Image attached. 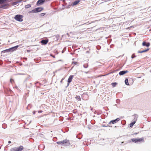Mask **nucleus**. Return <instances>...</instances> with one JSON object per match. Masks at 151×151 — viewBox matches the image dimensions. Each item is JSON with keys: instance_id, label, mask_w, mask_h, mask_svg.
Masks as SVG:
<instances>
[{"instance_id": "obj_15", "label": "nucleus", "mask_w": 151, "mask_h": 151, "mask_svg": "<svg viewBox=\"0 0 151 151\" xmlns=\"http://www.w3.org/2000/svg\"><path fill=\"white\" fill-rule=\"evenodd\" d=\"M80 1V0H77L74 1L72 4V5L73 6L76 5Z\"/></svg>"}, {"instance_id": "obj_13", "label": "nucleus", "mask_w": 151, "mask_h": 151, "mask_svg": "<svg viewBox=\"0 0 151 151\" xmlns=\"http://www.w3.org/2000/svg\"><path fill=\"white\" fill-rule=\"evenodd\" d=\"M137 142H144V138L143 137L139 139H137Z\"/></svg>"}, {"instance_id": "obj_17", "label": "nucleus", "mask_w": 151, "mask_h": 151, "mask_svg": "<svg viewBox=\"0 0 151 151\" xmlns=\"http://www.w3.org/2000/svg\"><path fill=\"white\" fill-rule=\"evenodd\" d=\"M136 122L135 121H133L130 123L129 124L130 127H132L133 125Z\"/></svg>"}, {"instance_id": "obj_36", "label": "nucleus", "mask_w": 151, "mask_h": 151, "mask_svg": "<svg viewBox=\"0 0 151 151\" xmlns=\"http://www.w3.org/2000/svg\"><path fill=\"white\" fill-rule=\"evenodd\" d=\"M85 73H86V74H87L88 73V71H87V72H85Z\"/></svg>"}, {"instance_id": "obj_25", "label": "nucleus", "mask_w": 151, "mask_h": 151, "mask_svg": "<svg viewBox=\"0 0 151 151\" xmlns=\"http://www.w3.org/2000/svg\"><path fill=\"white\" fill-rule=\"evenodd\" d=\"M135 57H136V56L134 55V54H133L132 55V56H131V58L133 59Z\"/></svg>"}, {"instance_id": "obj_26", "label": "nucleus", "mask_w": 151, "mask_h": 151, "mask_svg": "<svg viewBox=\"0 0 151 151\" xmlns=\"http://www.w3.org/2000/svg\"><path fill=\"white\" fill-rule=\"evenodd\" d=\"M45 14V13H42L40 14V16H44Z\"/></svg>"}, {"instance_id": "obj_27", "label": "nucleus", "mask_w": 151, "mask_h": 151, "mask_svg": "<svg viewBox=\"0 0 151 151\" xmlns=\"http://www.w3.org/2000/svg\"><path fill=\"white\" fill-rule=\"evenodd\" d=\"M109 126L108 124H107V125L104 124L102 126V127H108Z\"/></svg>"}, {"instance_id": "obj_22", "label": "nucleus", "mask_w": 151, "mask_h": 151, "mask_svg": "<svg viewBox=\"0 0 151 151\" xmlns=\"http://www.w3.org/2000/svg\"><path fill=\"white\" fill-rule=\"evenodd\" d=\"M117 84V83L116 82L112 83H111V85L113 87L115 86Z\"/></svg>"}, {"instance_id": "obj_40", "label": "nucleus", "mask_w": 151, "mask_h": 151, "mask_svg": "<svg viewBox=\"0 0 151 151\" xmlns=\"http://www.w3.org/2000/svg\"><path fill=\"white\" fill-rule=\"evenodd\" d=\"M93 22H92L91 23H93Z\"/></svg>"}, {"instance_id": "obj_23", "label": "nucleus", "mask_w": 151, "mask_h": 151, "mask_svg": "<svg viewBox=\"0 0 151 151\" xmlns=\"http://www.w3.org/2000/svg\"><path fill=\"white\" fill-rule=\"evenodd\" d=\"M83 67L85 68H87L88 67V64H84L83 65Z\"/></svg>"}, {"instance_id": "obj_20", "label": "nucleus", "mask_w": 151, "mask_h": 151, "mask_svg": "<svg viewBox=\"0 0 151 151\" xmlns=\"http://www.w3.org/2000/svg\"><path fill=\"white\" fill-rule=\"evenodd\" d=\"M31 4H28L27 5H25V7L26 8H28L31 6Z\"/></svg>"}, {"instance_id": "obj_7", "label": "nucleus", "mask_w": 151, "mask_h": 151, "mask_svg": "<svg viewBox=\"0 0 151 151\" xmlns=\"http://www.w3.org/2000/svg\"><path fill=\"white\" fill-rule=\"evenodd\" d=\"M150 45V43L149 42H146L145 41H144L142 43V45L144 46L149 47Z\"/></svg>"}, {"instance_id": "obj_8", "label": "nucleus", "mask_w": 151, "mask_h": 151, "mask_svg": "<svg viewBox=\"0 0 151 151\" xmlns=\"http://www.w3.org/2000/svg\"><path fill=\"white\" fill-rule=\"evenodd\" d=\"M45 0H38L37 3V5L39 6V5L42 4L45 1Z\"/></svg>"}, {"instance_id": "obj_14", "label": "nucleus", "mask_w": 151, "mask_h": 151, "mask_svg": "<svg viewBox=\"0 0 151 151\" xmlns=\"http://www.w3.org/2000/svg\"><path fill=\"white\" fill-rule=\"evenodd\" d=\"M149 48H147L145 50H143L142 51H138V53H142L144 52H145L148 51L149 50Z\"/></svg>"}, {"instance_id": "obj_5", "label": "nucleus", "mask_w": 151, "mask_h": 151, "mask_svg": "<svg viewBox=\"0 0 151 151\" xmlns=\"http://www.w3.org/2000/svg\"><path fill=\"white\" fill-rule=\"evenodd\" d=\"M23 149V147L20 146L19 147L12 148L10 151H21Z\"/></svg>"}, {"instance_id": "obj_35", "label": "nucleus", "mask_w": 151, "mask_h": 151, "mask_svg": "<svg viewBox=\"0 0 151 151\" xmlns=\"http://www.w3.org/2000/svg\"><path fill=\"white\" fill-rule=\"evenodd\" d=\"M11 143V141H8V143H9V144H10V143Z\"/></svg>"}, {"instance_id": "obj_6", "label": "nucleus", "mask_w": 151, "mask_h": 151, "mask_svg": "<svg viewBox=\"0 0 151 151\" xmlns=\"http://www.w3.org/2000/svg\"><path fill=\"white\" fill-rule=\"evenodd\" d=\"M120 120V119L119 118H117L116 119L112 120L111 121H110L108 124H110L111 123H112L113 124H115L117 122H119Z\"/></svg>"}, {"instance_id": "obj_39", "label": "nucleus", "mask_w": 151, "mask_h": 151, "mask_svg": "<svg viewBox=\"0 0 151 151\" xmlns=\"http://www.w3.org/2000/svg\"><path fill=\"white\" fill-rule=\"evenodd\" d=\"M87 23H88V22L87 23H84V24H86Z\"/></svg>"}, {"instance_id": "obj_38", "label": "nucleus", "mask_w": 151, "mask_h": 151, "mask_svg": "<svg viewBox=\"0 0 151 151\" xmlns=\"http://www.w3.org/2000/svg\"><path fill=\"white\" fill-rule=\"evenodd\" d=\"M63 80V79H62L61 80V81H60V82H61V83H62V82Z\"/></svg>"}, {"instance_id": "obj_37", "label": "nucleus", "mask_w": 151, "mask_h": 151, "mask_svg": "<svg viewBox=\"0 0 151 151\" xmlns=\"http://www.w3.org/2000/svg\"><path fill=\"white\" fill-rule=\"evenodd\" d=\"M89 52V51H87L86 52V53H88Z\"/></svg>"}, {"instance_id": "obj_24", "label": "nucleus", "mask_w": 151, "mask_h": 151, "mask_svg": "<svg viewBox=\"0 0 151 151\" xmlns=\"http://www.w3.org/2000/svg\"><path fill=\"white\" fill-rule=\"evenodd\" d=\"M18 4V1H17L16 2H14L13 3V4L14 5H17Z\"/></svg>"}, {"instance_id": "obj_32", "label": "nucleus", "mask_w": 151, "mask_h": 151, "mask_svg": "<svg viewBox=\"0 0 151 151\" xmlns=\"http://www.w3.org/2000/svg\"><path fill=\"white\" fill-rule=\"evenodd\" d=\"M36 112V111H33V114H35Z\"/></svg>"}, {"instance_id": "obj_1", "label": "nucleus", "mask_w": 151, "mask_h": 151, "mask_svg": "<svg viewBox=\"0 0 151 151\" xmlns=\"http://www.w3.org/2000/svg\"><path fill=\"white\" fill-rule=\"evenodd\" d=\"M56 143L59 145H60L64 146H69L70 145V143L69 141L65 139L62 141L57 142Z\"/></svg>"}, {"instance_id": "obj_18", "label": "nucleus", "mask_w": 151, "mask_h": 151, "mask_svg": "<svg viewBox=\"0 0 151 151\" xmlns=\"http://www.w3.org/2000/svg\"><path fill=\"white\" fill-rule=\"evenodd\" d=\"M125 83L126 85H129V84L128 83V80L127 79H126L125 80Z\"/></svg>"}, {"instance_id": "obj_30", "label": "nucleus", "mask_w": 151, "mask_h": 151, "mask_svg": "<svg viewBox=\"0 0 151 151\" xmlns=\"http://www.w3.org/2000/svg\"><path fill=\"white\" fill-rule=\"evenodd\" d=\"M22 0H18L17 1H18V3H19L21 2Z\"/></svg>"}, {"instance_id": "obj_16", "label": "nucleus", "mask_w": 151, "mask_h": 151, "mask_svg": "<svg viewBox=\"0 0 151 151\" xmlns=\"http://www.w3.org/2000/svg\"><path fill=\"white\" fill-rule=\"evenodd\" d=\"M8 0H0V4H4L5 2L8 1Z\"/></svg>"}, {"instance_id": "obj_10", "label": "nucleus", "mask_w": 151, "mask_h": 151, "mask_svg": "<svg viewBox=\"0 0 151 151\" xmlns=\"http://www.w3.org/2000/svg\"><path fill=\"white\" fill-rule=\"evenodd\" d=\"M73 75H70L69 77L68 80V86L69 85V83H70L72 81L73 78Z\"/></svg>"}, {"instance_id": "obj_33", "label": "nucleus", "mask_w": 151, "mask_h": 151, "mask_svg": "<svg viewBox=\"0 0 151 151\" xmlns=\"http://www.w3.org/2000/svg\"><path fill=\"white\" fill-rule=\"evenodd\" d=\"M17 75H24L23 73H18L17 74Z\"/></svg>"}, {"instance_id": "obj_34", "label": "nucleus", "mask_w": 151, "mask_h": 151, "mask_svg": "<svg viewBox=\"0 0 151 151\" xmlns=\"http://www.w3.org/2000/svg\"><path fill=\"white\" fill-rule=\"evenodd\" d=\"M42 111H38V113H42Z\"/></svg>"}, {"instance_id": "obj_3", "label": "nucleus", "mask_w": 151, "mask_h": 151, "mask_svg": "<svg viewBox=\"0 0 151 151\" xmlns=\"http://www.w3.org/2000/svg\"><path fill=\"white\" fill-rule=\"evenodd\" d=\"M43 9V8L41 7H37L34 9L30 11V12L37 13L41 11Z\"/></svg>"}, {"instance_id": "obj_19", "label": "nucleus", "mask_w": 151, "mask_h": 151, "mask_svg": "<svg viewBox=\"0 0 151 151\" xmlns=\"http://www.w3.org/2000/svg\"><path fill=\"white\" fill-rule=\"evenodd\" d=\"M75 98L78 101H81V98L80 97V96H77L76 97H75Z\"/></svg>"}, {"instance_id": "obj_41", "label": "nucleus", "mask_w": 151, "mask_h": 151, "mask_svg": "<svg viewBox=\"0 0 151 151\" xmlns=\"http://www.w3.org/2000/svg\"><path fill=\"white\" fill-rule=\"evenodd\" d=\"M63 51H62V53H63Z\"/></svg>"}, {"instance_id": "obj_2", "label": "nucleus", "mask_w": 151, "mask_h": 151, "mask_svg": "<svg viewBox=\"0 0 151 151\" xmlns=\"http://www.w3.org/2000/svg\"><path fill=\"white\" fill-rule=\"evenodd\" d=\"M19 47V45H17L15 46L10 48L9 49H6L5 50V51L6 52H12L16 50Z\"/></svg>"}, {"instance_id": "obj_9", "label": "nucleus", "mask_w": 151, "mask_h": 151, "mask_svg": "<svg viewBox=\"0 0 151 151\" xmlns=\"http://www.w3.org/2000/svg\"><path fill=\"white\" fill-rule=\"evenodd\" d=\"M132 116L133 117V121H135V122H136L138 117V115L137 114H135Z\"/></svg>"}, {"instance_id": "obj_31", "label": "nucleus", "mask_w": 151, "mask_h": 151, "mask_svg": "<svg viewBox=\"0 0 151 151\" xmlns=\"http://www.w3.org/2000/svg\"><path fill=\"white\" fill-rule=\"evenodd\" d=\"M14 81V80H13V79H11L10 80V81L11 83H12V81Z\"/></svg>"}, {"instance_id": "obj_28", "label": "nucleus", "mask_w": 151, "mask_h": 151, "mask_svg": "<svg viewBox=\"0 0 151 151\" xmlns=\"http://www.w3.org/2000/svg\"><path fill=\"white\" fill-rule=\"evenodd\" d=\"M78 62H73V63H72L73 64L75 65H76V64H78Z\"/></svg>"}, {"instance_id": "obj_11", "label": "nucleus", "mask_w": 151, "mask_h": 151, "mask_svg": "<svg viewBox=\"0 0 151 151\" xmlns=\"http://www.w3.org/2000/svg\"><path fill=\"white\" fill-rule=\"evenodd\" d=\"M128 72V71L127 70H122L120 71L119 73V74L120 75H123L127 73Z\"/></svg>"}, {"instance_id": "obj_12", "label": "nucleus", "mask_w": 151, "mask_h": 151, "mask_svg": "<svg viewBox=\"0 0 151 151\" xmlns=\"http://www.w3.org/2000/svg\"><path fill=\"white\" fill-rule=\"evenodd\" d=\"M48 40H42L41 41V42L43 45H46L48 42Z\"/></svg>"}, {"instance_id": "obj_21", "label": "nucleus", "mask_w": 151, "mask_h": 151, "mask_svg": "<svg viewBox=\"0 0 151 151\" xmlns=\"http://www.w3.org/2000/svg\"><path fill=\"white\" fill-rule=\"evenodd\" d=\"M132 140L133 142H134L135 143L137 142V139H135V138L132 139Z\"/></svg>"}, {"instance_id": "obj_29", "label": "nucleus", "mask_w": 151, "mask_h": 151, "mask_svg": "<svg viewBox=\"0 0 151 151\" xmlns=\"http://www.w3.org/2000/svg\"><path fill=\"white\" fill-rule=\"evenodd\" d=\"M7 5V4H4V5H2L1 6V8H3V7H5V6H6Z\"/></svg>"}, {"instance_id": "obj_4", "label": "nucleus", "mask_w": 151, "mask_h": 151, "mask_svg": "<svg viewBox=\"0 0 151 151\" xmlns=\"http://www.w3.org/2000/svg\"><path fill=\"white\" fill-rule=\"evenodd\" d=\"M23 16L22 15H20L17 14L14 17V19L17 20V21L19 22H22L23 21V20L22 19V18Z\"/></svg>"}]
</instances>
